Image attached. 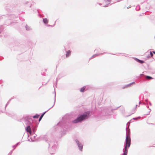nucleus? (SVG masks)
Returning <instances> with one entry per match:
<instances>
[{"instance_id": "nucleus-1", "label": "nucleus", "mask_w": 155, "mask_h": 155, "mask_svg": "<svg viewBox=\"0 0 155 155\" xmlns=\"http://www.w3.org/2000/svg\"><path fill=\"white\" fill-rule=\"evenodd\" d=\"M131 144V139L130 130L128 131V133L126 137V141L125 149L123 155H127V148H129Z\"/></svg>"}, {"instance_id": "nucleus-2", "label": "nucleus", "mask_w": 155, "mask_h": 155, "mask_svg": "<svg viewBox=\"0 0 155 155\" xmlns=\"http://www.w3.org/2000/svg\"><path fill=\"white\" fill-rule=\"evenodd\" d=\"M89 114V112L85 113L84 114L81 115L78 117L77 119L73 121L74 123H77L87 118V116Z\"/></svg>"}, {"instance_id": "nucleus-3", "label": "nucleus", "mask_w": 155, "mask_h": 155, "mask_svg": "<svg viewBox=\"0 0 155 155\" xmlns=\"http://www.w3.org/2000/svg\"><path fill=\"white\" fill-rule=\"evenodd\" d=\"M26 130L27 132H29L30 134H31V130L30 127V126H28L26 127Z\"/></svg>"}, {"instance_id": "nucleus-4", "label": "nucleus", "mask_w": 155, "mask_h": 155, "mask_svg": "<svg viewBox=\"0 0 155 155\" xmlns=\"http://www.w3.org/2000/svg\"><path fill=\"white\" fill-rule=\"evenodd\" d=\"M71 54V51L70 50H68V51L67 52L66 54V57H68V56H69Z\"/></svg>"}, {"instance_id": "nucleus-5", "label": "nucleus", "mask_w": 155, "mask_h": 155, "mask_svg": "<svg viewBox=\"0 0 155 155\" xmlns=\"http://www.w3.org/2000/svg\"><path fill=\"white\" fill-rule=\"evenodd\" d=\"M43 21L44 23L46 24L48 22V20L47 18H44L43 19Z\"/></svg>"}, {"instance_id": "nucleus-6", "label": "nucleus", "mask_w": 155, "mask_h": 155, "mask_svg": "<svg viewBox=\"0 0 155 155\" xmlns=\"http://www.w3.org/2000/svg\"><path fill=\"white\" fill-rule=\"evenodd\" d=\"M85 89V87H84L81 89L80 91L81 92H83L84 91Z\"/></svg>"}, {"instance_id": "nucleus-7", "label": "nucleus", "mask_w": 155, "mask_h": 155, "mask_svg": "<svg viewBox=\"0 0 155 155\" xmlns=\"http://www.w3.org/2000/svg\"><path fill=\"white\" fill-rule=\"evenodd\" d=\"M39 115H38V114H36L33 117L34 118H38V117H39Z\"/></svg>"}, {"instance_id": "nucleus-8", "label": "nucleus", "mask_w": 155, "mask_h": 155, "mask_svg": "<svg viewBox=\"0 0 155 155\" xmlns=\"http://www.w3.org/2000/svg\"><path fill=\"white\" fill-rule=\"evenodd\" d=\"M146 78L147 79H152L153 78L149 76H146Z\"/></svg>"}, {"instance_id": "nucleus-9", "label": "nucleus", "mask_w": 155, "mask_h": 155, "mask_svg": "<svg viewBox=\"0 0 155 155\" xmlns=\"http://www.w3.org/2000/svg\"><path fill=\"white\" fill-rule=\"evenodd\" d=\"M137 60H138V62H139L140 63H141V64L143 63L144 62V61H141V60H139V59H137Z\"/></svg>"}, {"instance_id": "nucleus-10", "label": "nucleus", "mask_w": 155, "mask_h": 155, "mask_svg": "<svg viewBox=\"0 0 155 155\" xmlns=\"http://www.w3.org/2000/svg\"><path fill=\"white\" fill-rule=\"evenodd\" d=\"M79 149H80V150H81L82 149V148H83V147H82V145H79Z\"/></svg>"}, {"instance_id": "nucleus-11", "label": "nucleus", "mask_w": 155, "mask_h": 155, "mask_svg": "<svg viewBox=\"0 0 155 155\" xmlns=\"http://www.w3.org/2000/svg\"><path fill=\"white\" fill-rule=\"evenodd\" d=\"M45 112H44V113H43L42 115L40 117H41V118H42V117H43V116H44V115L45 114Z\"/></svg>"}, {"instance_id": "nucleus-12", "label": "nucleus", "mask_w": 155, "mask_h": 155, "mask_svg": "<svg viewBox=\"0 0 155 155\" xmlns=\"http://www.w3.org/2000/svg\"><path fill=\"white\" fill-rule=\"evenodd\" d=\"M150 55L151 57L153 56V54L151 52H150Z\"/></svg>"}, {"instance_id": "nucleus-13", "label": "nucleus", "mask_w": 155, "mask_h": 155, "mask_svg": "<svg viewBox=\"0 0 155 155\" xmlns=\"http://www.w3.org/2000/svg\"><path fill=\"white\" fill-rule=\"evenodd\" d=\"M42 118L40 117V118H39V121H40L41 120Z\"/></svg>"}, {"instance_id": "nucleus-14", "label": "nucleus", "mask_w": 155, "mask_h": 155, "mask_svg": "<svg viewBox=\"0 0 155 155\" xmlns=\"http://www.w3.org/2000/svg\"><path fill=\"white\" fill-rule=\"evenodd\" d=\"M153 53L154 54H155V52L153 51Z\"/></svg>"}, {"instance_id": "nucleus-15", "label": "nucleus", "mask_w": 155, "mask_h": 155, "mask_svg": "<svg viewBox=\"0 0 155 155\" xmlns=\"http://www.w3.org/2000/svg\"><path fill=\"white\" fill-rule=\"evenodd\" d=\"M104 1H105V2L106 1V0H104Z\"/></svg>"}]
</instances>
